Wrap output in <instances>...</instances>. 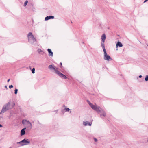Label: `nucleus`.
<instances>
[{"label": "nucleus", "instance_id": "473e14b6", "mask_svg": "<svg viewBox=\"0 0 148 148\" xmlns=\"http://www.w3.org/2000/svg\"><path fill=\"white\" fill-rule=\"evenodd\" d=\"M5 88H6L7 89H8L7 87V86H5Z\"/></svg>", "mask_w": 148, "mask_h": 148}, {"label": "nucleus", "instance_id": "7c9ffc66", "mask_svg": "<svg viewBox=\"0 0 148 148\" xmlns=\"http://www.w3.org/2000/svg\"><path fill=\"white\" fill-rule=\"evenodd\" d=\"M3 127L2 125L0 124V127Z\"/></svg>", "mask_w": 148, "mask_h": 148}, {"label": "nucleus", "instance_id": "2f4dec72", "mask_svg": "<svg viewBox=\"0 0 148 148\" xmlns=\"http://www.w3.org/2000/svg\"><path fill=\"white\" fill-rule=\"evenodd\" d=\"M10 79H9L8 80V81H7V82H9L10 81Z\"/></svg>", "mask_w": 148, "mask_h": 148}, {"label": "nucleus", "instance_id": "1a4fd4ad", "mask_svg": "<svg viewBox=\"0 0 148 148\" xmlns=\"http://www.w3.org/2000/svg\"><path fill=\"white\" fill-rule=\"evenodd\" d=\"M106 38V36L105 34H103L101 36V39L102 42H104Z\"/></svg>", "mask_w": 148, "mask_h": 148}, {"label": "nucleus", "instance_id": "9d476101", "mask_svg": "<svg viewBox=\"0 0 148 148\" xmlns=\"http://www.w3.org/2000/svg\"><path fill=\"white\" fill-rule=\"evenodd\" d=\"M47 51H48V53H49V56H53V52H52L51 49H47Z\"/></svg>", "mask_w": 148, "mask_h": 148}, {"label": "nucleus", "instance_id": "cd10ccee", "mask_svg": "<svg viewBox=\"0 0 148 148\" xmlns=\"http://www.w3.org/2000/svg\"><path fill=\"white\" fill-rule=\"evenodd\" d=\"M24 120H23V121H22V123H23V124H25V123H24Z\"/></svg>", "mask_w": 148, "mask_h": 148}, {"label": "nucleus", "instance_id": "393cba45", "mask_svg": "<svg viewBox=\"0 0 148 148\" xmlns=\"http://www.w3.org/2000/svg\"><path fill=\"white\" fill-rule=\"evenodd\" d=\"M13 87V86L12 85H10L9 86V88L10 89Z\"/></svg>", "mask_w": 148, "mask_h": 148}, {"label": "nucleus", "instance_id": "f3484780", "mask_svg": "<svg viewBox=\"0 0 148 148\" xmlns=\"http://www.w3.org/2000/svg\"><path fill=\"white\" fill-rule=\"evenodd\" d=\"M88 121H84L83 122V124L84 126L88 125Z\"/></svg>", "mask_w": 148, "mask_h": 148}, {"label": "nucleus", "instance_id": "6e6552de", "mask_svg": "<svg viewBox=\"0 0 148 148\" xmlns=\"http://www.w3.org/2000/svg\"><path fill=\"white\" fill-rule=\"evenodd\" d=\"M54 17V16H47L45 18V21H47L49 19H53Z\"/></svg>", "mask_w": 148, "mask_h": 148}, {"label": "nucleus", "instance_id": "c85d7f7f", "mask_svg": "<svg viewBox=\"0 0 148 148\" xmlns=\"http://www.w3.org/2000/svg\"><path fill=\"white\" fill-rule=\"evenodd\" d=\"M148 1V0H145L144 1V3H145Z\"/></svg>", "mask_w": 148, "mask_h": 148}, {"label": "nucleus", "instance_id": "6ab92c4d", "mask_svg": "<svg viewBox=\"0 0 148 148\" xmlns=\"http://www.w3.org/2000/svg\"><path fill=\"white\" fill-rule=\"evenodd\" d=\"M64 110H65V111H66V112L69 111L70 110V109H69L68 108H65Z\"/></svg>", "mask_w": 148, "mask_h": 148}, {"label": "nucleus", "instance_id": "a878e982", "mask_svg": "<svg viewBox=\"0 0 148 148\" xmlns=\"http://www.w3.org/2000/svg\"><path fill=\"white\" fill-rule=\"evenodd\" d=\"M93 139L95 142H96L97 141V140L96 138H94Z\"/></svg>", "mask_w": 148, "mask_h": 148}, {"label": "nucleus", "instance_id": "0eeeda50", "mask_svg": "<svg viewBox=\"0 0 148 148\" xmlns=\"http://www.w3.org/2000/svg\"><path fill=\"white\" fill-rule=\"evenodd\" d=\"M11 103L10 102H8L6 104L4 105V106H5V108H7V110H9L11 108H10V106Z\"/></svg>", "mask_w": 148, "mask_h": 148}, {"label": "nucleus", "instance_id": "a211bd4d", "mask_svg": "<svg viewBox=\"0 0 148 148\" xmlns=\"http://www.w3.org/2000/svg\"><path fill=\"white\" fill-rule=\"evenodd\" d=\"M103 49L104 52V55L107 53L105 48H103Z\"/></svg>", "mask_w": 148, "mask_h": 148}, {"label": "nucleus", "instance_id": "39448f33", "mask_svg": "<svg viewBox=\"0 0 148 148\" xmlns=\"http://www.w3.org/2000/svg\"><path fill=\"white\" fill-rule=\"evenodd\" d=\"M48 68H49V69H50L51 70H54L55 71V73L56 74L57 71H59L58 70L57 68H55V67L54 66H53L52 65H49L48 66Z\"/></svg>", "mask_w": 148, "mask_h": 148}, {"label": "nucleus", "instance_id": "e433bc0d", "mask_svg": "<svg viewBox=\"0 0 148 148\" xmlns=\"http://www.w3.org/2000/svg\"><path fill=\"white\" fill-rule=\"evenodd\" d=\"M9 148H12V147H10Z\"/></svg>", "mask_w": 148, "mask_h": 148}, {"label": "nucleus", "instance_id": "b1692460", "mask_svg": "<svg viewBox=\"0 0 148 148\" xmlns=\"http://www.w3.org/2000/svg\"><path fill=\"white\" fill-rule=\"evenodd\" d=\"M145 79L146 81H148V75L146 76Z\"/></svg>", "mask_w": 148, "mask_h": 148}, {"label": "nucleus", "instance_id": "20e7f679", "mask_svg": "<svg viewBox=\"0 0 148 148\" xmlns=\"http://www.w3.org/2000/svg\"><path fill=\"white\" fill-rule=\"evenodd\" d=\"M56 74L60 77L64 79H65L67 78V77L65 75L61 73L59 71H57Z\"/></svg>", "mask_w": 148, "mask_h": 148}, {"label": "nucleus", "instance_id": "423d86ee", "mask_svg": "<svg viewBox=\"0 0 148 148\" xmlns=\"http://www.w3.org/2000/svg\"><path fill=\"white\" fill-rule=\"evenodd\" d=\"M104 59L105 60L109 61L110 59L112 60L110 56L107 54V53L104 55Z\"/></svg>", "mask_w": 148, "mask_h": 148}, {"label": "nucleus", "instance_id": "dca6fc26", "mask_svg": "<svg viewBox=\"0 0 148 148\" xmlns=\"http://www.w3.org/2000/svg\"><path fill=\"white\" fill-rule=\"evenodd\" d=\"M87 102L89 104V105L92 108V106H95V105H93L92 103H90V102L88 100L87 101Z\"/></svg>", "mask_w": 148, "mask_h": 148}, {"label": "nucleus", "instance_id": "5701e85b", "mask_svg": "<svg viewBox=\"0 0 148 148\" xmlns=\"http://www.w3.org/2000/svg\"><path fill=\"white\" fill-rule=\"evenodd\" d=\"M18 90L17 89H16L14 90V93L15 94H16L17 93Z\"/></svg>", "mask_w": 148, "mask_h": 148}, {"label": "nucleus", "instance_id": "7ed1b4c3", "mask_svg": "<svg viewBox=\"0 0 148 148\" xmlns=\"http://www.w3.org/2000/svg\"><path fill=\"white\" fill-rule=\"evenodd\" d=\"M17 143L20 144L21 146H23L29 144L30 143V142L28 139L25 138L21 141L17 142Z\"/></svg>", "mask_w": 148, "mask_h": 148}, {"label": "nucleus", "instance_id": "f8f14e48", "mask_svg": "<svg viewBox=\"0 0 148 148\" xmlns=\"http://www.w3.org/2000/svg\"><path fill=\"white\" fill-rule=\"evenodd\" d=\"M7 110L6 108H5V106H3V108H2L1 111V113H3L5 112L7 110Z\"/></svg>", "mask_w": 148, "mask_h": 148}, {"label": "nucleus", "instance_id": "f704fd0d", "mask_svg": "<svg viewBox=\"0 0 148 148\" xmlns=\"http://www.w3.org/2000/svg\"><path fill=\"white\" fill-rule=\"evenodd\" d=\"M60 65H62V63H61H61H60Z\"/></svg>", "mask_w": 148, "mask_h": 148}, {"label": "nucleus", "instance_id": "9b49d317", "mask_svg": "<svg viewBox=\"0 0 148 148\" xmlns=\"http://www.w3.org/2000/svg\"><path fill=\"white\" fill-rule=\"evenodd\" d=\"M26 129V128H24L21 131V135L23 136L24 135L25 133V130Z\"/></svg>", "mask_w": 148, "mask_h": 148}, {"label": "nucleus", "instance_id": "aec40b11", "mask_svg": "<svg viewBox=\"0 0 148 148\" xmlns=\"http://www.w3.org/2000/svg\"><path fill=\"white\" fill-rule=\"evenodd\" d=\"M104 43V42H101V46L103 48H105Z\"/></svg>", "mask_w": 148, "mask_h": 148}, {"label": "nucleus", "instance_id": "f257e3e1", "mask_svg": "<svg viewBox=\"0 0 148 148\" xmlns=\"http://www.w3.org/2000/svg\"><path fill=\"white\" fill-rule=\"evenodd\" d=\"M92 109L96 111L98 114H100L101 116H103L104 117L106 116V113L104 111L101 109V108L99 106H92Z\"/></svg>", "mask_w": 148, "mask_h": 148}, {"label": "nucleus", "instance_id": "412c9836", "mask_svg": "<svg viewBox=\"0 0 148 148\" xmlns=\"http://www.w3.org/2000/svg\"><path fill=\"white\" fill-rule=\"evenodd\" d=\"M35 71V68H33L32 70V73L33 74L34 73Z\"/></svg>", "mask_w": 148, "mask_h": 148}, {"label": "nucleus", "instance_id": "72a5a7b5", "mask_svg": "<svg viewBox=\"0 0 148 148\" xmlns=\"http://www.w3.org/2000/svg\"><path fill=\"white\" fill-rule=\"evenodd\" d=\"M13 105L14 106L15 105V103H13Z\"/></svg>", "mask_w": 148, "mask_h": 148}, {"label": "nucleus", "instance_id": "f03ea898", "mask_svg": "<svg viewBox=\"0 0 148 148\" xmlns=\"http://www.w3.org/2000/svg\"><path fill=\"white\" fill-rule=\"evenodd\" d=\"M28 41L31 43L36 42L37 40L31 32L27 34Z\"/></svg>", "mask_w": 148, "mask_h": 148}, {"label": "nucleus", "instance_id": "2eb2a0df", "mask_svg": "<svg viewBox=\"0 0 148 148\" xmlns=\"http://www.w3.org/2000/svg\"><path fill=\"white\" fill-rule=\"evenodd\" d=\"M25 122L27 123V124H29L28 126L29 127H32V124L29 121L27 120H25Z\"/></svg>", "mask_w": 148, "mask_h": 148}, {"label": "nucleus", "instance_id": "4be33fe9", "mask_svg": "<svg viewBox=\"0 0 148 148\" xmlns=\"http://www.w3.org/2000/svg\"><path fill=\"white\" fill-rule=\"evenodd\" d=\"M27 3H28V1L27 0L25 2V3L24 4V6H25L26 5H27Z\"/></svg>", "mask_w": 148, "mask_h": 148}, {"label": "nucleus", "instance_id": "c756f323", "mask_svg": "<svg viewBox=\"0 0 148 148\" xmlns=\"http://www.w3.org/2000/svg\"><path fill=\"white\" fill-rule=\"evenodd\" d=\"M139 78H141L142 77V76L141 75H139Z\"/></svg>", "mask_w": 148, "mask_h": 148}, {"label": "nucleus", "instance_id": "ddd939ff", "mask_svg": "<svg viewBox=\"0 0 148 148\" xmlns=\"http://www.w3.org/2000/svg\"><path fill=\"white\" fill-rule=\"evenodd\" d=\"M118 46L120 47H121L123 46L122 44L119 41H118L116 44V48H117Z\"/></svg>", "mask_w": 148, "mask_h": 148}, {"label": "nucleus", "instance_id": "c9c22d12", "mask_svg": "<svg viewBox=\"0 0 148 148\" xmlns=\"http://www.w3.org/2000/svg\"><path fill=\"white\" fill-rule=\"evenodd\" d=\"M147 141L148 143V138L147 139Z\"/></svg>", "mask_w": 148, "mask_h": 148}, {"label": "nucleus", "instance_id": "4468645a", "mask_svg": "<svg viewBox=\"0 0 148 148\" xmlns=\"http://www.w3.org/2000/svg\"><path fill=\"white\" fill-rule=\"evenodd\" d=\"M37 51L38 52L41 54L43 55L44 54V52L41 49H38Z\"/></svg>", "mask_w": 148, "mask_h": 148}, {"label": "nucleus", "instance_id": "bb28decb", "mask_svg": "<svg viewBox=\"0 0 148 148\" xmlns=\"http://www.w3.org/2000/svg\"><path fill=\"white\" fill-rule=\"evenodd\" d=\"M91 123L90 122H88V125L90 126H91Z\"/></svg>", "mask_w": 148, "mask_h": 148}]
</instances>
